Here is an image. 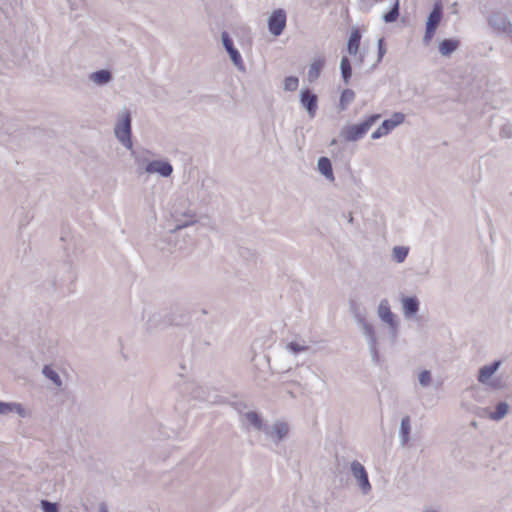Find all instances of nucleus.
Instances as JSON below:
<instances>
[{"label": "nucleus", "instance_id": "nucleus-20", "mask_svg": "<svg viewBox=\"0 0 512 512\" xmlns=\"http://www.w3.org/2000/svg\"><path fill=\"white\" fill-rule=\"evenodd\" d=\"M408 255V248L403 246H396L393 249V257L398 262L401 263L405 260Z\"/></svg>", "mask_w": 512, "mask_h": 512}, {"label": "nucleus", "instance_id": "nucleus-26", "mask_svg": "<svg viewBox=\"0 0 512 512\" xmlns=\"http://www.w3.org/2000/svg\"><path fill=\"white\" fill-rule=\"evenodd\" d=\"M401 432H402V436H403L404 442H407L408 435H409V432H410V419H409V417H405V418L402 419V422H401Z\"/></svg>", "mask_w": 512, "mask_h": 512}, {"label": "nucleus", "instance_id": "nucleus-31", "mask_svg": "<svg viewBox=\"0 0 512 512\" xmlns=\"http://www.w3.org/2000/svg\"><path fill=\"white\" fill-rule=\"evenodd\" d=\"M378 50H379V58L381 59L386 52L385 43H384L383 38L379 39V41H378Z\"/></svg>", "mask_w": 512, "mask_h": 512}, {"label": "nucleus", "instance_id": "nucleus-4", "mask_svg": "<svg viewBox=\"0 0 512 512\" xmlns=\"http://www.w3.org/2000/svg\"><path fill=\"white\" fill-rule=\"evenodd\" d=\"M269 31L274 36H279L286 27V14L282 9L275 10L268 20Z\"/></svg>", "mask_w": 512, "mask_h": 512}, {"label": "nucleus", "instance_id": "nucleus-32", "mask_svg": "<svg viewBox=\"0 0 512 512\" xmlns=\"http://www.w3.org/2000/svg\"><path fill=\"white\" fill-rule=\"evenodd\" d=\"M358 481H359L360 487L362 488V490L364 492H366L370 489V483H369L368 479H367V483L364 482V478H359Z\"/></svg>", "mask_w": 512, "mask_h": 512}, {"label": "nucleus", "instance_id": "nucleus-11", "mask_svg": "<svg viewBox=\"0 0 512 512\" xmlns=\"http://www.w3.org/2000/svg\"><path fill=\"white\" fill-rule=\"evenodd\" d=\"M319 171L330 181H334V175L332 171V165L327 157H321L318 161Z\"/></svg>", "mask_w": 512, "mask_h": 512}, {"label": "nucleus", "instance_id": "nucleus-25", "mask_svg": "<svg viewBox=\"0 0 512 512\" xmlns=\"http://www.w3.org/2000/svg\"><path fill=\"white\" fill-rule=\"evenodd\" d=\"M43 373L46 377L51 379L56 385H61V380L58 376V374L49 366H45L43 369Z\"/></svg>", "mask_w": 512, "mask_h": 512}, {"label": "nucleus", "instance_id": "nucleus-29", "mask_svg": "<svg viewBox=\"0 0 512 512\" xmlns=\"http://www.w3.org/2000/svg\"><path fill=\"white\" fill-rule=\"evenodd\" d=\"M41 505L44 512H58L57 506L54 503L43 500Z\"/></svg>", "mask_w": 512, "mask_h": 512}, {"label": "nucleus", "instance_id": "nucleus-15", "mask_svg": "<svg viewBox=\"0 0 512 512\" xmlns=\"http://www.w3.org/2000/svg\"><path fill=\"white\" fill-rule=\"evenodd\" d=\"M355 99V93L351 89H345L341 93L339 107L341 110H346L348 105L351 104Z\"/></svg>", "mask_w": 512, "mask_h": 512}, {"label": "nucleus", "instance_id": "nucleus-30", "mask_svg": "<svg viewBox=\"0 0 512 512\" xmlns=\"http://www.w3.org/2000/svg\"><path fill=\"white\" fill-rule=\"evenodd\" d=\"M431 380V376H430V372L429 371H422L420 374H419V381L422 385H427L429 384Z\"/></svg>", "mask_w": 512, "mask_h": 512}, {"label": "nucleus", "instance_id": "nucleus-9", "mask_svg": "<svg viewBox=\"0 0 512 512\" xmlns=\"http://www.w3.org/2000/svg\"><path fill=\"white\" fill-rule=\"evenodd\" d=\"M500 364H501L500 361H495L494 363H492L490 365H486V366L482 367L479 371L478 381L480 383H484V384L487 383V381L490 379V377L497 371Z\"/></svg>", "mask_w": 512, "mask_h": 512}, {"label": "nucleus", "instance_id": "nucleus-34", "mask_svg": "<svg viewBox=\"0 0 512 512\" xmlns=\"http://www.w3.org/2000/svg\"><path fill=\"white\" fill-rule=\"evenodd\" d=\"M103 512H107V511H103Z\"/></svg>", "mask_w": 512, "mask_h": 512}, {"label": "nucleus", "instance_id": "nucleus-8", "mask_svg": "<svg viewBox=\"0 0 512 512\" xmlns=\"http://www.w3.org/2000/svg\"><path fill=\"white\" fill-rule=\"evenodd\" d=\"M222 40L223 44L227 50V52L230 54V57L235 65L239 66L242 64L241 55L239 52L233 47L232 40L229 38L228 33L224 32L222 34Z\"/></svg>", "mask_w": 512, "mask_h": 512}, {"label": "nucleus", "instance_id": "nucleus-2", "mask_svg": "<svg viewBox=\"0 0 512 512\" xmlns=\"http://www.w3.org/2000/svg\"><path fill=\"white\" fill-rule=\"evenodd\" d=\"M115 134L117 138L127 147H132L131 142V119L130 114L126 113L122 119L118 122L116 128H115Z\"/></svg>", "mask_w": 512, "mask_h": 512}, {"label": "nucleus", "instance_id": "nucleus-16", "mask_svg": "<svg viewBox=\"0 0 512 512\" xmlns=\"http://www.w3.org/2000/svg\"><path fill=\"white\" fill-rule=\"evenodd\" d=\"M111 78V74L107 70H100L91 74V79L97 84H105Z\"/></svg>", "mask_w": 512, "mask_h": 512}, {"label": "nucleus", "instance_id": "nucleus-7", "mask_svg": "<svg viewBox=\"0 0 512 512\" xmlns=\"http://www.w3.org/2000/svg\"><path fill=\"white\" fill-rule=\"evenodd\" d=\"M146 171L148 173H159L160 175L167 177L172 173L173 169L168 162L157 160L150 162L146 167Z\"/></svg>", "mask_w": 512, "mask_h": 512}, {"label": "nucleus", "instance_id": "nucleus-24", "mask_svg": "<svg viewBox=\"0 0 512 512\" xmlns=\"http://www.w3.org/2000/svg\"><path fill=\"white\" fill-rule=\"evenodd\" d=\"M298 78L294 76H289L284 80V89L287 91H295L298 88Z\"/></svg>", "mask_w": 512, "mask_h": 512}, {"label": "nucleus", "instance_id": "nucleus-14", "mask_svg": "<svg viewBox=\"0 0 512 512\" xmlns=\"http://www.w3.org/2000/svg\"><path fill=\"white\" fill-rule=\"evenodd\" d=\"M418 301L415 297H406L403 299V309L407 316H411L418 311Z\"/></svg>", "mask_w": 512, "mask_h": 512}, {"label": "nucleus", "instance_id": "nucleus-17", "mask_svg": "<svg viewBox=\"0 0 512 512\" xmlns=\"http://www.w3.org/2000/svg\"><path fill=\"white\" fill-rule=\"evenodd\" d=\"M340 67H341V73H342L343 79L346 83H348V81L352 75V69H351L350 61L347 57L342 58Z\"/></svg>", "mask_w": 512, "mask_h": 512}, {"label": "nucleus", "instance_id": "nucleus-5", "mask_svg": "<svg viewBox=\"0 0 512 512\" xmlns=\"http://www.w3.org/2000/svg\"><path fill=\"white\" fill-rule=\"evenodd\" d=\"M441 18H442L441 8H440V6H435L428 17V21L426 24V32H425V36H424L425 41L428 42L433 38V36L436 32V29L441 21Z\"/></svg>", "mask_w": 512, "mask_h": 512}, {"label": "nucleus", "instance_id": "nucleus-19", "mask_svg": "<svg viewBox=\"0 0 512 512\" xmlns=\"http://www.w3.org/2000/svg\"><path fill=\"white\" fill-rule=\"evenodd\" d=\"M351 469H352V472H353V475L355 476V478H357V479L364 478V482L367 483V473H366L364 467L362 466V464H360L357 461H354L351 464Z\"/></svg>", "mask_w": 512, "mask_h": 512}, {"label": "nucleus", "instance_id": "nucleus-1", "mask_svg": "<svg viewBox=\"0 0 512 512\" xmlns=\"http://www.w3.org/2000/svg\"><path fill=\"white\" fill-rule=\"evenodd\" d=\"M380 118L379 114L371 115L360 124L348 125L341 130L342 138L347 141H357L361 139L371 128V126Z\"/></svg>", "mask_w": 512, "mask_h": 512}, {"label": "nucleus", "instance_id": "nucleus-28", "mask_svg": "<svg viewBox=\"0 0 512 512\" xmlns=\"http://www.w3.org/2000/svg\"><path fill=\"white\" fill-rule=\"evenodd\" d=\"M246 419L254 426L260 427L261 421L259 416L255 412H249L246 414Z\"/></svg>", "mask_w": 512, "mask_h": 512}, {"label": "nucleus", "instance_id": "nucleus-22", "mask_svg": "<svg viewBox=\"0 0 512 512\" xmlns=\"http://www.w3.org/2000/svg\"><path fill=\"white\" fill-rule=\"evenodd\" d=\"M379 314L381 316V318L388 322V323H391L392 322V318H393V314L391 313L387 303H381L380 306H379Z\"/></svg>", "mask_w": 512, "mask_h": 512}, {"label": "nucleus", "instance_id": "nucleus-13", "mask_svg": "<svg viewBox=\"0 0 512 512\" xmlns=\"http://www.w3.org/2000/svg\"><path fill=\"white\" fill-rule=\"evenodd\" d=\"M459 45L458 40L445 39L439 45V51L442 55L448 56L457 49Z\"/></svg>", "mask_w": 512, "mask_h": 512}, {"label": "nucleus", "instance_id": "nucleus-33", "mask_svg": "<svg viewBox=\"0 0 512 512\" xmlns=\"http://www.w3.org/2000/svg\"><path fill=\"white\" fill-rule=\"evenodd\" d=\"M289 348H290L293 352H299V351H302V350H304V349H305L304 347H302V346H300L299 344L294 343V342H292V343H290V344H289Z\"/></svg>", "mask_w": 512, "mask_h": 512}, {"label": "nucleus", "instance_id": "nucleus-3", "mask_svg": "<svg viewBox=\"0 0 512 512\" xmlns=\"http://www.w3.org/2000/svg\"><path fill=\"white\" fill-rule=\"evenodd\" d=\"M405 116L402 113H394L390 119L385 120L373 133L372 138L377 139L387 135L396 126L403 123Z\"/></svg>", "mask_w": 512, "mask_h": 512}, {"label": "nucleus", "instance_id": "nucleus-6", "mask_svg": "<svg viewBox=\"0 0 512 512\" xmlns=\"http://www.w3.org/2000/svg\"><path fill=\"white\" fill-rule=\"evenodd\" d=\"M300 101L303 107L306 108L311 118L315 117L318 108L317 95L312 93L309 89H304L300 95Z\"/></svg>", "mask_w": 512, "mask_h": 512}, {"label": "nucleus", "instance_id": "nucleus-27", "mask_svg": "<svg viewBox=\"0 0 512 512\" xmlns=\"http://www.w3.org/2000/svg\"><path fill=\"white\" fill-rule=\"evenodd\" d=\"M288 426L287 424L285 423H277L275 426H274V432L275 434L277 435V438L278 439H281L283 438L284 436L287 435L288 433Z\"/></svg>", "mask_w": 512, "mask_h": 512}, {"label": "nucleus", "instance_id": "nucleus-21", "mask_svg": "<svg viewBox=\"0 0 512 512\" xmlns=\"http://www.w3.org/2000/svg\"><path fill=\"white\" fill-rule=\"evenodd\" d=\"M398 16H399V1L396 0L393 8L388 13H386L384 15V21L387 23L394 22L397 20Z\"/></svg>", "mask_w": 512, "mask_h": 512}, {"label": "nucleus", "instance_id": "nucleus-10", "mask_svg": "<svg viewBox=\"0 0 512 512\" xmlns=\"http://www.w3.org/2000/svg\"><path fill=\"white\" fill-rule=\"evenodd\" d=\"M361 34L358 29H354L351 32L350 38L348 40L347 49L349 54L356 55L359 51L360 47Z\"/></svg>", "mask_w": 512, "mask_h": 512}, {"label": "nucleus", "instance_id": "nucleus-12", "mask_svg": "<svg viewBox=\"0 0 512 512\" xmlns=\"http://www.w3.org/2000/svg\"><path fill=\"white\" fill-rule=\"evenodd\" d=\"M323 66L324 59H316L311 63L308 70V80L310 82L315 81L319 77Z\"/></svg>", "mask_w": 512, "mask_h": 512}, {"label": "nucleus", "instance_id": "nucleus-18", "mask_svg": "<svg viewBox=\"0 0 512 512\" xmlns=\"http://www.w3.org/2000/svg\"><path fill=\"white\" fill-rule=\"evenodd\" d=\"M507 412L508 405L504 402H501L496 406L495 411L490 414V418L493 420H500L507 414Z\"/></svg>", "mask_w": 512, "mask_h": 512}, {"label": "nucleus", "instance_id": "nucleus-23", "mask_svg": "<svg viewBox=\"0 0 512 512\" xmlns=\"http://www.w3.org/2000/svg\"><path fill=\"white\" fill-rule=\"evenodd\" d=\"M16 410L20 415H23V409L19 405H12L0 402V413L6 414Z\"/></svg>", "mask_w": 512, "mask_h": 512}]
</instances>
